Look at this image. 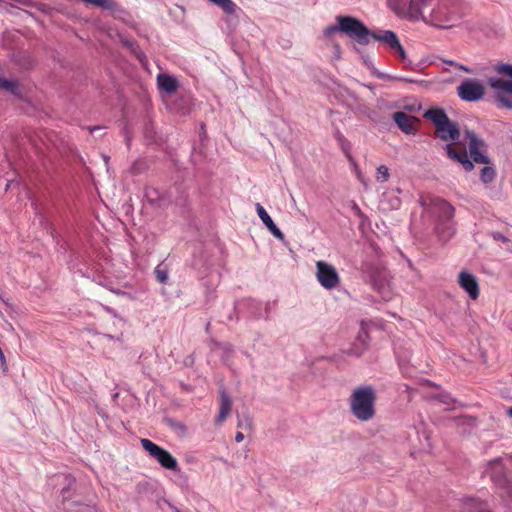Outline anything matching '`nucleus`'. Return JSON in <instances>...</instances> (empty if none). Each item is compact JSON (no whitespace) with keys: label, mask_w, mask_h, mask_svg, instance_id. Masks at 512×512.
Instances as JSON below:
<instances>
[{"label":"nucleus","mask_w":512,"mask_h":512,"mask_svg":"<svg viewBox=\"0 0 512 512\" xmlns=\"http://www.w3.org/2000/svg\"><path fill=\"white\" fill-rule=\"evenodd\" d=\"M494 70L500 75L510 77L512 80V64H497L494 66Z\"/></svg>","instance_id":"obj_18"},{"label":"nucleus","mask_w":512,"mask_h":512,"mask_svg":"<svg viewBox=\"0 0 512 512\" xmlns=\"http://www.w3.org/2000/svg\"><path fill=\"white\" fill-rule=\"evenodd\" d=\"M424 205L437 217L442 220H450L454 217L455 208L446 200L433 197L429 199V202H424Z\"/></svg>","instance_id":"obj_10"},{"label":"nucleus","mask_w":512,"mask_h":512,"mask_svg":"<svg viewBox=\"0 0 512 512\" xmlns=\"http://www.w3.org/2000/svg\"><path fill=\"white\" fill-rule=\"evenodd\" d=\"M393 119L398 127L406 134H414L417 131L418 119L415 116L398 111L393 114Z\"/></svg>","instance_id":"obj_12"},{"label":"nucleus","mask_w":512,"mask_h":512,"mask_svg":"<svg viewBox=\"0 0 512 512\" xmlns=\"http://www.w3.org/2000/svg\"><path fill=\"white\" fill-rule=\"evenodd\" d=\"M266 227L272 233V235L275 236L276 238H278V239H283L284 238V234L275 225V223L273 221L271 223L267 224Z\"/></svg>","instance_id":"obj_22"},{"label":"nucleus","mask_w":512,"mask_h":512,"mask_svg":"<svg viewBox=\"0 0 512 512\" xmlns=\"http://www.w3.org/2000/svg\"><path fill=\"white\" fill-rule=\"evenodd\" d=\"M336 21L340 32L355 40L357 43L367 45L369 43V39L373 38L386 43L395 53L398 54L402 61L405 60V50L393 31L387 30L379 33L371 32L363 22L352 16L338 15L336 17Z\"/></svg>","instance_id":"obj_2"},{"label":"nucleus","mask_w":512,"mask_h":512,"mask_svg":"<svg viewBox=\"0 0 512 512\" xmlns=\"http://www.w3.org/2000/svg\"><path fill=\"white\" fill-rule=\"evenodd\" d=\"M465 141L467 142L470 151V157L474 162L486 165L490 163L489 158L483 154L486 145L481 138H479L473 131L466 130Z\"/></svg>","instance_id":"obj_9"},{"label":"nucleus","mask_w":512,"mask_h":512,"mask_svg":"<svg viewBox=\"0 0 512 512\" xmlns=\"http://www.w3.org/2000/svg\"><path fill=\"white\" fill-rule=\"evenodd\" d=\"M157 82L159 88L167 93H174L178 88L176 79L167 74H159Z\"/></svg>","instance_id":"obj_14"},{"label":"nucleus","mask_w":512,"mask_h":512,"mask_svg":"<svg viewBox=\"0 0 512 512\" xmlns=\"http://www.w3.org/2000/svg\"><path fill=\"white\" fill-rule=\"evenodd\" d=\"M0 89L10 92L13 95H19L18 82L13 79L0 78Z\"/></svg>","instance_id":"obj_16"},{"label":"nucleus","mask_w":512,"mask_h":512,"mask_svg":"<svg viewBox=\"0 0 512 512\" xmlns=\"http://www.w3.org/2000/svg\"><path fill=\"white\" fill-rule=\"evenodd\" d=\"M472 505L476 507L477 512H491L488 509H486L485 504L480 501L472 500Z\"/></svg>","instance_id":"obj_25"},{"label":"nucleus","mask_w":512,"mask_h":512,"mask_svg":"<svg viewBox=\"0 0 512 512\" xmlns=\"http://www.w3.org/2000/svg\"><path fill=\"white\" fill-rule=\"evenodd\" d=\"M495 169L492 166H485L481 169L480 179L483 183H491L495 178Z\"/></svg>","instance_id":"obj_17"},{"label":"nucleus","mask_w":512,"mask_h":512,"mask_svg":"<svg viewBox=\"0 0 512 512\" xmlns=\"http://www.w3.org/2000/svg\"><path fill=\"white\" fill-rule=\"evenodd\" d=\"M485 473L488 474L491 480L502 490V497L508 496L512 498V487L506 479L503 459L501 457L489 461Z\"/></svg>","instance_id":"obj_6"},{"label":"nucleus","mask_w":512,"mask_h":512,"mask_svg":"<svg viewBox=\"0 0 512 512\" xmlns=\"http://www.w3.org/2000/svg\"><path fill=\"white\" fill-rule=\"evenodd\" d=\"M432 1L433 0H410L405 11L406 17L413 21L422 20L439 28H450L451 25L439 19L435 10L430 13L429 17L424 16L423 9L429 6Z\"/></svg>","instance_id":"obj_4"},{"label":"nucleus","mask_w":512,"mask_h":512,"mask_svg":"<svg viewBox=\"0 0 512 512\" xmlns=\"http://www.w3.org/2000/svg\"><path fill=\"white\" fill-rule=\"evenodd\" d=\"M457 68L462 70V71H464V72L471 73V70L468 67H466V66H464L462 64L458 63Z\"/></svg>","instance_id":"obj_27"},{"label":"nucleus","mask_w":512,"mask_h":512,"mask_svg":"<svg viewBox=\"0 0 512 512\" xmlns=\"http://www.w3.org/2000/svg\"><path fill=\"white\" fill-rule=\"evenodd\" d=\"M256 212L265 226L273 221L272 218L267 213V211L264 209V207L260 203L256 204Z\"/></svg>","instance_id":"obj_20"},{"label":"nucleus","mask_w":512,"mask_h":512,"mask_svg":"<svg viewBox=\"0 0 512 512\" xmlns=\"http://www.w3.org/2000/svg\"><path fill=\"white\" fill-rule=\"evenodd\" d=\"M460 99L466 102H477L485 95V86L478 80L466 79L457 87Z\"/></svg>","instance_id":"obj_7"},{"label":"nucleus","mask_w":512,"mask_h":512,"mask_svg":"<svg viewBox=\"0 0 512 512\" xmlns=\"http://www.w3.org/2000/svg\"><path fill=\"white\" fill-rule=\"evenodd\" d=\"M343 151H344V153L346 154V156H347L348 160H349L350 162H354V160H353V158H352L351 154L349 153L348 149H347V148H345L344 146H343Z\"/></svg>","instance_id":"obj_28"},{"label":"nucleus","mask_w":512,"mask_h":512,"mask_svg":"<svg viewBox=\"0 0 512 512\" xmlns=\"http://www.w3.org/2000/svg\"><path fill=\"white\" fill-rule=\"evenodd\" d=\"M458 284L468 293L471 299L476 300L479 297V283L473 274L461 271L458 276Z\"/></svg>","instance_id":"obj_11"},{"label":"nucleus","mask_w":512,"mask_h":512,"mask_svg":"<svg viewBox=\"0 0 512 512\" xmlns=\"http://www.w3.org/2000/svg\"><path fill=\"white\" fill-rule=\"evenodd\" d=\"M424 117L429 119L435 126V134L443 141H457L460 137L458 124L449 119L446 112L441 108H431L426 111ZM453 142L446 145V152L450 159L462 164L464 170L471 171L474 168L465 146Z\"/></svg>","instance_id":"obj_1"},{"label":"nucleus","mask_w":512,"mask_h":512,"mask_svg":"<svg viewBox=\"0 0 512 512\" xmlns=\"http://www.w3.org/2000/svg\"><path fill=\"white\" fill-rule=\"evenodd\" d=\"M336 32H340V29L338 28V24L330 25V26L326 27L323 31L325 37H331Z\"/></svg>","instance_id":"obj_24"},{"label":"nucleus","mask_w":512,"mask_h":512,"mask_svg":"<svg viewBox=\"0 0 512 512\" xmlns=\"http://www.w3.org/2000/svg\"><path fill=\"white\" fill-rule=\"evenodd\" d=\"M316 269V277L322 287L331 290L339 285L340 277L334 266L324 261H318Z\"/></svg>","instance_id":"obj_8"},{"label":"nucleus","mask_w":512,"mask_h":512,"mask_svg":"<svg viewBox=\"0 0 512 512\" xmlns=\"http://www.w3.org/2000/svg\"><path fill=\"white\" fill-rule=\"evenodd\" d=\"M376 392L370 385L356 387L349 396L351 414L361 422L372 420L376 414Z\"/></svg>","instance_id":"obj_3"},{"label":"nucleus","mask_w":512,"mask_h":512,"mask_svg":"<svg viewBox=\"0 0 512 512\" xmlns=\"http://www.w3.org/2000/svg\"><path fill=\"white\" fill-rule=\"evenodd\" d=\"M155 276L158 282L164 283L168 279V271L162 268L160 265L155 268Z\"/></svg>","instance_id":"obj_21"},{"label":"nucleus","mask_w":512,"mask_h":512,"mask_svg":"<svg viewBox=\"0 0 512 512\" xmlns=\"http://www.w3.org/2000/svg\"><path fill=\"white\" fill-rule=\"evenodd\" d=\"M140 442L142 448L149 456L156 460L163 468L175 472L179 471L177 459L169 451L146 438L141 439Z\"/></svg>","instance_id":"obj_5"},{"label":"nucleus","mask_w":512,"mask_h":512,"mask_svg":"<svg viewBox=\"0 0 512 512\" xmlns=\"http://www.w3.org/2000/svg\"><path fill=\"white\" fill-rule=\"evenodd\" d=\"M488 84L496 92H507L512 95V80L491 77L488 79Z\"/></svg>","instance_id":"obj_15"},{"label":"nucleus","mask_w":512,"mask_h":512,"mask_svg":"<svg viewBox=\"0 0 512 512\" xmlns=\"http://www.w3.org/2000/svg\"><path fill=\"white\" fill-rule=\"evenodd\" d=\"M244 439V435L242 432H237L236 435H235V441L236 442H242Z\"/></svg>","instance_id":"obj_26"},{"label":"nucleus","mask_w":512,"mask_h":512,"mask_svg":"<svg viewBox=\"0 0 512 512\" xmlns=\"http://www.w3.org/2000/svg\"><path fill=\"white\" fill-rule=\"evenodd\" d=\"M232 408V401L224 389L220 390V407L217 416V423H222L226 420Z\"/></svg>","instance_id":"obj_13"},{"label":"nucleus","mask_w":512,"mask_h":512,"mask_svg":"<svg viewBox=\"0 0 512 512\" xmlns=\"http://www.w3.org/2000/svg\"><path fill=\"white\" fill-rule=\"evenodd\" d=\"M508 415L512 418V407L508 410Z\"/></svg>","instance_id":"obj_31"},{"label":"nucleus","mask_w":512,"mask_h":512,"mask_svg":"<svg viewBox=\"0 0 512 512\" xmlns=\"http://www.w3.org/2000/svg\"><path fill=\"white\" fill-rule=\"evenodd\" d=\"M445 63L450 65V66H454L456 68H457V65H458V63L453 61V60H447V61H445Z\"/></svg>","instance_id":"obj_29"},{"label":"nucleus","mask_w":512,"mask_h":512,"mask_svg":"<svg viewBox=\"0 0 512 512\" xmlns=\"http://www.w3.org/2000/svg\"><path fill=\"white\" fill-rule=\"evenodd\" d=\"M497 100L503 107L512 109V100L508 97L502 95L500 92H497Z\"/></svg>","instance_id":"obj_23"},{"label":"nucleus","mask_w":512,"mask_h":512,"mask_svg":"<svg viewBox=\"0 0 512 512\" xmlns=\"http://www.w3.org/2000/svg\"><path fill=\"white\" fill-rule=\"evenodd\" d=\"M389 169L386 165H380L377 168L376 180L378 182L384 183L389 179Z\"/></svg>","instance_id":"obj_19"},{"label":"nucleus","mask_w":512,"mask_h":512,"mask_svg":"<svg viewBox=\"0 0 512 512\" xmlns=\"http://www.w3.org/2000/svg\"><path fill=\"white\" fill-rule=\"evenodd\" d=\"M170 508H172L175 512H180V510L173 505L169 504Z\"/></svg>","instance_id":"obj_30"}]
</instances>
